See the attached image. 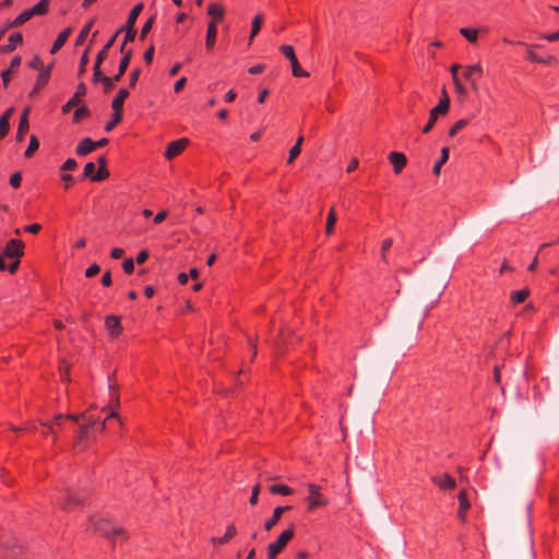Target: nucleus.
<instances>
[{"instance_id":"obj_56","label":"nucleus","mask_w":559,"mask_h":559,"mask_svg":"<svg viewBox=\"0 0 559 559\" xmlns=\"http://www.w3.org/2000/svg\"><path fill=\"white\" fill-rule=\"evenodd\" d=\"M21 180H22V176L20 173H15L11 176L10 178V185L13 187V188H19L20 185H21Z\"/></svg>"},{"instance_id":"obj_52","label":"nucleus","mask_w":559,"mask_h":559,"mask_svg":"<svg viewBox=\"0 0 559 559\" xmlns=\"http://www.w3.org/2000/svg\"><path fill=\"white\" fill-rule=\"evenodd\" d=\"M78 166L76 164V160L73 159V158H68L63 165L61 166V170L63 171H70V170H73L75 169V167Z\"/></svg>"},{"instance_id":"obj_2","label":"nucleus","mask_w":559,"mask_h":559,"mask_svg":"<svg viewBox=\"0 0 559 559\" xmlns=\"http://www.w3.org/2000/svg\"><path fill=\"white\" fill-rule=\"evenodd\" d=\"M143 7L144 5L142 2L135 4L133 7V9L130 11L124 25L116 32V33H118V35L122 32L126 33L124 40L121 44L120 49H119L120 52L123 53V56H126V52L129 51L126 49V45H128V43L133 41L136 36V29L134 28V24L139 17L140 13L142 12Z\"/></svg>"},{"instance_id":"obj_47","label":"nucleus","mask_w":559,"mask_h":559,"mask_svg":"<svg viewBox=\"0 0 559 559\" xmlns=\"http://www.w3.org/2000/svg\"><path fill=\"white\" fill-rule=\"evenodd\" d=\"M88 115H90V110H88V108H87L86 106H82V107L78 108V109L74 111L73 120H74L75 122H79V121H80V119H81L82 117H86V116H88Z\"/></svg>"},{"instance_id":"obj_37","label":"nucleus","mask_w":559,"mask_h":559,"mask_svg":"<svg viewBox=\"0 0 559 559\" xmlns=\"http://www.w3.org/2000/svg\"><path fill=\"white\" fill-rule=\"evenodd\" d=\"M462 36H464L469 43H476L478 31L475 28L462 27L460 29Z\"/></svg>"},{"instance_id":"obj_12","label":"nucleus","mask_w":559,"mask_h":559,"mask_svg":"<svg viewBox=\"0 0 559 559\" xmlns=\"http://www.w3.org/2000/svg\"><path fill=\"white\" fill-rule=\"evenodd\" d=\"M86 93V87L84 83H80L78 85L76 92L74 95L62 106V112H69L73 107L78 106L81 102V97Z\"/></svg>"},{"instance_id":"obj_14","label":"nucleus","mask_w":559,"mask_h":559,"mask_svg":"<svg viewBox=\"0 0 559 559\" xmlns=\"http://www.w3.org/2000/svg\"><path fill=\"white\" fill-rule=\"evenodd\" d=\"M105 328L111 337H117L122 331L120 317H105Z\"/></svg>"},{"instance_id":"obj_25","label":"nucleus","mask_w":559,"mask_h":559,"mask_svg":"<svg viewBox=\"0 0 559 559\" xmlns=\"http://www.w3.org/2000/svg\"><path fill=\"white\" fill-rule=\"evenodd\" d=\"M94 150H95L94 141H92L90 138L83 139L76 146V153L79 155H86Z\"/></svg>"},{"instance_id":"obj_61","label":"nucleus","mask_w":559,"mask_h":559,"mask_svg":"<svg viewBox=\"0 0 559 559\" xmlns=\"http://www.w3.org/2000/svg\"><path fill=\"white\" fill-rule=\"evenodd\" d=\"M29 67L36 70H40L43 68L41 59L38 56L34 57L33 60L29 62Z\"/></svg>"},{"instance_id":"obj_34","label":"nucleus","mask_w":559,"mask_h":559,"mask_svg":"<svg viewBox=\"0 0 559 559\" xmlns=\"http://www.w3.org/2000/svg\"><path fill=\"white\" fill-rule=\"evenodd\" d=\"M23 36L21 33H14L9 37V44L2 48L3 51H12L15 49L17 44H21Z\"/></svg>"},{"instance_id":"obj_30","label":"nucleus","mask_w":559,"mask_h":559,"mask_svg":"<svg viewBox=\"0 0 559 559\" xmlns=\"http://www.w3.org/2000/svg\"><path fill=\"white\" fill-rule=\"evenodd\" d=\"M269 490L273 495H282V496H289L293 493V489L284 484H274L269 487Z\"/></svg>"},{"instance_id":"obj_3","label":"nucleus","mask_w":559,"mask_h":559,"mask_svg":"<svg viewBox=\"0 0 559 559\" xmlns=\"http://www.w3.org/2000/svg\"><path fill=\"white\" fill-rule=\"evenodd\" d=\"M294 525L283 531L275 542L269 544L267 559H276L277 555H280L285 549V547L294 538Z\"/></svg>"},{"instance_id":"obj_31","label":"nucleus","mask_w":559,"mask_h":559,"mask_svg":"<svg viewBox=\"0 0 559 559\" xmlns=\"http://www.w3.org/2000/svg\"><path fill=\"white\" fill-rule=\"evenodd\" d=\"M33 17L29 9L23 11L20 15L16 16L15 20H13L12 22H10V24L8 25V27H17V26H21L22 24H24L25 22H27L28 20H31Z\"/></svg>"},{"instance_id":"obj_24","label":"nucleus","mask_w":559,"mask_h":559,"mask_svg":"<svg viewBox=\"0 0 559 559\" xmlns=\"http://www.w3.org/2000/svg\"><path fill=\"white\" fill-rule=\"evenodd\" d=\"M207 14L212 16V21L215 23L223 19L224 15V7L219 3H211L207 7Z\"/></svg>"},{"instance_id":"obj_9","label":"nucleus","mask_w":559,"mask_h":559,"mask_svg":"<svg viewBox=\"0 0 559 559\" xmlns=\"http://www.w3.org/2000/svg\"><path fill=\"white\" fill-rule=\"evenodd\" d=\"M448 112V100L440 99L438 105L430 110L429 120L423 128L424 133H428L435 126L439 115H445Z\"/></svg>"},{"instance_id":"obj_10","label":"nucleus","mask_w":559,"mask_h":559,"mask_svg":"<svg viewBox=\"0 0 559 559\" xmlns=\"http://www.w3.org/2000/svg\"><path fill=\"white\" fill-rule=\"evenodd\" d=\"M66 423V417L62 414H58L53 417L52 421L50 423H41L43 426V435H52L56 436L59 430L63 429V425Z\"/></svg>"},{"instance_id":"obj_8","label":"nucleus","mask_w":559,"mask_h":559,"mask_svg":"<svg viewBox=\"0 0 559 559\" xmlns=\"http://www.w3.org/2000/svg\"><path fill=\"white\" fill-rule=\"evenodd\" d=\"M24 254V242L20 239H11L2 250V257L8 259H21Z\"/></svg>"},{"instance_id":"obj_36","label":"nucleus","mask_w":559,"mask_h":559,"mask_svg":"<svg viewBox=\"0 0 559 559\" xmlns=\"http://www.w3.org/2000/svg\"><path fill=\"white\" fill-rule=\"evenodd\" d=\"M449 159V148L448 147H443L441 150V156H440V159L433 166V174L435 175H439L440 174V170H441V166L447 163V160Z\"/></svg>"},{"instance_id":"obj_29","label":"nucleus","mask_w":559,"mask_h":559,"mask_svg":"<svg viewBox=\"0 0 559 559\" xmlns=\"http://www.w3.org/2000/svg\"><path fill=\"white\" fill-rule=\"evenodd\" d=\"M457 499H459V503H460V510H459V515L463 519L464 518V513L467 512V510L469 509V502H468V499H467V493L465 490H462L459 492V496H457Z\"/></svg>"},{"instance_id":"obj_45","label":"nucleus","mask_w":559,"mask_h":559,"mask_svg":"<svg viewBox=\"0 0 559 559\" xmlns=\"http://www.w3.org/2000/svg\"><path fill=\"white\" fill-rule=\"evenodd\" d=\"M88 61H90V59H88V48H87L83 52L81 60H80L79 75H83L85 73L86 66H87Z\"/></svg>"},{"instance_id":"obj_44","label":"nucleus","mask_w":559,"mask_h":559,"mask_svg":"<svg viewBox=\"0 0 559 559\" xmlns=\"http://www.w3.org/2000/svg\"><path fill=\"white\" fill-rule=\"evenodd\" d=\"M468 121L466 119L457 120L453 127L449 130V135L454 136L460 130H462L465 126H467Z\"/></svg>"},{"instance_id":"obj_60","label":"nucleus","mask_w":559,"mask_h":559,"mask_svg":"<svg viewBox=\"0 0 559 559\" xmlns=\"http://www.w3.org/2000/svg\"><path fill=\"white\" fill-rule=\"evenodd\" d=\"M140 73H141L140 69H135L131 72V74H130V86L131 87L135 86V84L139 80Z\"/></svg>"},{"instance_id":"obj_23","label":"nucleus","mask_w":559,"mask_h":559,"mask_svg":"<svg viewBox=\"0 0 559 559\" xmlns=\"http://www.w3.org/2000/svg\"><path fill=\"white\" fill-rule=\"evenodd\" d=\"M129 96V91L127 88H121L117 96L114 98L111 107L115 111L122 112V106L126 98Z\"/></svg>"},{"instance_id":"obj_21","label":"nucleus","mask_w":559,"mask_h":559,"mask_svg":"<svg viewBox=\"0 0 559 559\" xmlns=\"http://www.w3.org/2000/svg\"><path fill=\"white\" fill-rule=\"evenodd\" d=\"M71 32H72V29L70 27H68L58 35L57 39L55 40V43L50 49V53H56L64 45V43L68 40L69 36L71 35Z\"/></svg>"},{"instance_id":"obj_48","label":"nucleus","mask_w":559,"mask_h":559,"mask_svg":"<svg viewBox=\"0 0 559 559\" xmlns=\"http://www.w3.org/2000/svg\"><path fill=\"white\" fill-rule=\"evenodd\" d=\"M154 20H155V16H151L146 23L142 26V29H141V39H144V37L148 34V32L152 29L153 27V24H154Z\"/></svg>"},{"instance_id":"obj_38","label":"nucleus","mask_w":559,"mask_h":559,"mask_svg":"<svg viewBox=\"0 0 559 559\" xmlns=\"http://www.w3.org/2000/svg\"><path fill=\"white\" fill-rule=\"evenodd\" d=\"M336 219L337 218H336L335 212L333 209H331V211L328 215L326 225H325L326 235H331L333 233Z\"/></svg>"},{"instance_id":"obj_39","label":"nucleus","mask_w":559,"mask_h":559,"mask_svg":"<svg viewBox=\"0 0 559 559\" xmlns=\"http://www.w3.org/2000/svg\"><path fill=\"white\" fill-rule=\"evenodd\" d=\"M39 147V141L35 135H32L29 139L28 147L25 151V156L31 157Z\"/></svg>"},{"instance_id":"obj_53","label":"nucleus","mask_w":559,"mask_h":559,"mask_svg":"<svg viewBox=\"0 0 559 559\" xmlns=\"http://www.w3.org/2000/svg\"><path fill=\"white\" fill-rule=\"evenodd\" d=\"M259 492H260V485L257 484L253 488H252V492H251V497L249 499V503L251 506H255L258 503V498H259Z\"/></svg>"},{"instance_id":"obj_41","label":"nucleus","mask_w":559,"mask_h":559,"mask_svg":"<svg viewBox=\"0 0 559 559\" xmlns=\"http://www.w3.org/2000/svg\"><path fill=\"white\" fill-rule=\"evenodd\" d=\"M17 551L15 548L9 550V546L0 543V559H10L11 557L16 556Z\"/></svg>"},{"instance_id":"obj_4","label":"nucleus","mask_w":559,"mask_h":559,"mask_svg":"<svg viewBox=\"0 0 559 559\" xmlns=\"http://www.w3.org/2000/svg\"><path fill=\"white\" fill-rule=\"evenodd\" d=\"M131 57H132V50L129 49V51L126 52V56H123L122 59L120 60L117 74H115L112 78L106 76L103 80L102 84L104 86L105 93L110 92L114 87V83L119 82L121 80L122 75L124 74L126 70L129 67Z\"/></svg>"},{"instance_id":"obj_32","label":"nucleus","mask_w":559,"mask_h":559,"mask_svg":"<svg viewBox=\"0 0 559 559\" xmlns=\"http://www.w3.org/2000/svg\"><path fill=\"white\" fill-rule=\"evenodd\" d=\"M49 3L50 0H40L33 8L29 9L32 15L35 16L45 14L48 11Z\"/></svg>"},{"instance_id":"obj_18","label":"nucleus","mask_w":559,"mask_h":559,"mask_svg":"<svg viewBox=\"0 0 559 559\" xmlns=\"http://www.w3.org/2000/svg\"><path fill=\"white\" fill-rule=\"evenodd\" d=\"M389 160L393 165L395 174H400L407 163L406 156L399 152H391L389 154Z\"/></svg>"},{"instance_id":"obj_63","label":"nucleus","mask_w":559,"mask_h":559,"mask_svg":"<svg viewBox=\"0 0 559 559\" xmlns=\"http://www.w3.org/2000/svg\"><path fill=\"white\" fill-rule=\"evenodd\" d=\"M501 367L500 365H496L493 367V381L497 383V384H500V381H501V373H500V370H501Z\"/></svg>"},{"instance_id":"obj_55","label":"nucleus","mask_w":559,"mask_h":559,"mask_svg":"<svg viewBox=\"0 0 559 559\" xmlns=\"http://www.w3.org/2000/svg\"><path fill=\"white\" fill-rule=\"evenodd\" d=\"M10 130V122H5V119H0V140L3 139Z\"/></svg>"},{"instance_id":"obj_1","label":"nucleus","mask_w":559,"mask_h":559,"mask_svg":"<svg viewBox=\"0 0 559 559\" xmlns=\"http://www.w3.org/2000/svg\"><path fill=\"white\" fill-rule=\"evenodd\" d=\"M116 373L112 372L108 376V388H109V402H108V408H110V412L107 414L106 418L100 423L99 418L97 420H93L91 417L86 418V421L83 426L80 428V432L78 436V440L75 442V448L79 447V444L87 438L88 430L91 427H94L96 425H99L100 431L105 429V421L108 418H119L117 412L115 411L120 405V396H119V388L112 382Z\"/></svg>"},{"instance_id":"obj_49","label":"nucleus","mask_w":559,"mask_h":559,"mask_svg":"<svg viewBox=\"0 0 559 559\" xmlns=\"http://www.w3.org/2000/svg\"><path fill=\"white\" fill-rule=\"evenodd\" d=\"M393 241L392 239L388 238L382 241L381 245V259L386 262V251L392 247Z\"/></svg>"},{"instance_id":"obj_27","label":"nucleus","mask_w":559,"mask_h":559,"mask_svg":"<svg viewBox=\"0 0 559 559\" xmlns=\"http://www.w3.org/2000/svg\"><path fill=\"white\" fill-rule=\"evenodd\" d=\"M118 37V33H115L110 39L106 43V45L104 46V48L98 52L97 57H96V60L95 62H97L98 64H102L104 62V60L106 59L107 55H108V50L111 48V46L115 44L116 39Z\"/></svg>"},{"instance_id":"obj_43","label":"nucleus","mask_w":559,"mask_h":559,"mask_svg":"<svg viewBox=\"0 0 559 559\" xmlns=\"http://www.w3.org/2000/svg\"><path fill=\"white\" fill-rule=\"evenodd\" d=\"M94 21L92 20L91 22H88L81 31L80 35L78 36L76 38V45H82L85 40V38L87 37L91 28H92V25H93Z\"/></svg>"},{"instance_id":"obj_62","label":"nucleus","mask_w":559,"mask_h":559,"mask_svg":"<svg viewBox=\"0 0 559 559\" xmlns=\"http://www.w3.org/2000/svg\"><path fill=\"white\" fill-rule=\"evenodd\" d=\"M11 260H12V262H11L9 265H7V269L9 270V272H10L11 274H13V273H15V272H16V270L19 269V265H20V259H11Z\"/></svg>"},{"instance_id":"obj_15","label":"nucleus","mask_w":559,"mask_h":559,"mask_svg":"<svg viewBox=\"0 0 559 559\" xmlns=\"http://www.w3.org/2000/svg\"><path fill=\"white\" fill-rule=\"evenodd\" d=\"M29 111H31V107L24 108V110L21 115V118H20L19 128H17V132H16V140L20 142L24 140V136L27 133L28 128H29V123H28Z\"/></svg>"},{"instance_id":"obj_35","label":"nucleus","mask_w":559,"mask_h":559,"mask_svg":"<svg viewBox=\"0 0 559 559\" xmlns=\"http://www.w3.org/2000/svg\"><path fill=\"white\" fill-rule=\"evenodd\" d=\"M528 294H530V290L527 288H523L521 290H515V292L511 293L510 299L513 304H521L526 299Z\"/></svg>"},{"instance_id":"obj_51","label":"nucleus","mask_w":559,"mask_h":559,"mask_svg":"<svg viewBox=\"0 0 559 559\" xmlns=\"http://www.w3.org/2000/svg\"><path fill=\"white\" fill-rule=\"evenodd\" d=\"M453 82H454V86H455L456 93L460 96L464 97L466 95L467 91L464 87V85L459 81L457 75H454V81Z\"/></svg>"},{"instance_id":"obj_58","label":"nucleus","mask_w":559,"mask_h":559,"mask_svg":"<svg viewBox=\"0 0 559 559\" xmlns=\"http://www.w3.org/2000/svg\"><path fill=\"white\" fill-rule=\"evenodd\" d=\"M99 266L97 264H92L86 271H85V276L86 277H93L95 276L96 274H98L99 272Z\"/></svg>"},{"instance_id":"obj_17","label":"nucleus","mask_w":559,"mask_h":559,"mask_svg":"<svg viewBox=\"0 0 559 559\" xmlns=\"http://www.w3.org/2000/svg\"><path fill=\"white\" fill-rule=\"evenodd\" d=\"M290 509H292L290 506L276 507L273 511L272 516L270 519H267L264 523L265 531H271L273 528V526H275L278 523L283 513Z\"/></svg>"},{"instance_id":"obj_59","label":"nucleus","mask_w":559,"mask_h":559,"mask_svg":"<svg viewBox=\"0 0 559 559\" xmlns=\"http://www.w3.org/2000/svg\"><path fill=\"white\" fill-rule=\"evenodd\" d=\"M144 60L146 63H151L154 57V46L151 45L144 52Z\"/></svg>"},{"instance_id":"obj_46","label":"nucleus","mask_w":559,"mask_h":559,"mask_svg":"<svg viewBox=\"0 0 559 559\" xmlns=\"http://www.w3.org/2000/svg\"><path fill=\"white\" fill-rule=\"evenodd\" d=\"M100 66L102 64H98L97 62L94 63V68H93V71H94V75H93V81L95 83L97 82H103V80L106 78V75L103 74L102 70H100Z\"/></svg>"},{"instance_id":"obj_6","label":"nucleus","mask_w":559,"mask_h":559,"mask_svg":"<svg viewBox=\"0 0 559 559\" xmlns=\"http://www.w3.org/2000/svg\"><path fill=\"white\" fill-rule=\"evenodd\" d=\"M309 496L307 498L308 501V510L313 511L318 508L325 507L329 501L325 499L321 492L320 487L313 484H308Z\"/></svg>"},{"instance_id":"obj_16","label":"nucleus","mask_w":559,"mask_h":559,"mask_svg":"<svg viewBox=\"0 0 559 559\" xmlns=\"http://www.w3.org/2000/svg\"><path fill=\"white\" fill-rule=\"evenodd\" d=\"M237 535V527L234 524H229L226 527V532L222 537H212L210 539L213 546L224 545L229 543Z\"/></svg>"},{"instance_id":"obj_57","label":"nucleus","mask_w":559,"mask_h":559,"mask_svg":"<svg viewBox=\"0 0 559 559\" xmlns=\"http://www.w3.org/2000/svg\"><path fill=\"white\" fill-rule=\"evenodd\" d=\"M123 271L128 274L132 273L134 270V262L132 259H127L122 263Z\"/></svg>"},{"instance_id":"obj_40","label":"nucleus","mask_w":559,"mask_h":559,"mask_svg":"<svg viewBox=\"0 0 559 559\" xmlns=\"http://www.w3.org/2000/svg\"><path fill=\"white\" fill-rule=\"evenodd\" d=\"M474 74L481 75L483 68L479 64L468 66L465 69L464 76L465 79H474Z\"/></svg>"},{"instance_id":"obj_7","label":"nucleus","mask_w":559,"mask_h":559,"mask_svg":"<svg viewBox=\"0 0 559 559\" xmlns=\"http://www.w3.org/2000/svg\"><path fill=\"white\" fill-rule=\"evenodd\" d=\"M280 50L290 61L292 72H293L294 76H302V78L309 76V73L300 68L299 62L296 58V55H295L292 46L283 45L280 47Z\"/></svg>"},{"instance_id":"obj_50","label":"nucleus","mask_w":559,"mask_h":559,"mask_svg":"<svg viewBox=\"0 0 559 559\" xmlns=\"http://www.w3.org/2000/svg\"><path fill=\"white\" fill-rule=\"evenodd\" d=\"M94 171H95V164H94V163H92V162H90V163H87V164L84 166V173H83V175H84V177H86V178H91V179L93 180V176H95Z\"/></svg>"},{"instance_id":"obj_26","label":"nucleus","mask_w":559,"mask_h":559,"mask_svg":"<svg viewBox=\"0 0 559 559\" xmlns=\"http://www.w3.org/2000/svg\"><path fill=\"white\" fill-rule=\"evenodd\" d=\"M97 162L99 164V168H98L97 173L95 174V176H93V181H102L109 176V171L106 168L105 157L104 156L98 157Z\"/></svg>"},{"instance_id":"obj_42","label":"nucleus","mask_w":559,"mask_h":559,"mask_svg":"<svg viewBox=\"0 0 559 559\" xmlns=\"http://www.w3.org/2000/svg\"><path fill=\"white\" fill-rule=\"evenodd\" d=\"M122 119V112L115 111L112 114V119L105 126V131L110 132Z\"/></svg>"},{"instance_id":"obj_22","label":"nucleus","mask_w":559,"mask_h":559,"mask_svg":"<svg viewBox=\"0 0 559 559\" xmlns=\"http://www.w3.org/2000/svg\"><path fill=\"white\" fill-rule=\"evenodd\" d=\"M21 64V57L16 56L12 59L11 61V64H10V69L8 70H4L2 73H1V78H2V82H3V85L7 87L9 82H10V79H11V73H13V71L15 69H17Z\"/></svg>"},{"instance_id":"obj_19","label":"nucleus","mask_w":559,"mask_h":559,"mask_svg":"<svg viewBox=\"0 0 559 559\" xmlns=\"http://www.w3.org/2000/svg\"><path fill=\"white\" fill-rule=\"evenodd\" d=\"M50 70H51V66L39 73L37 83H36L35 87L29 93L31 97H34L39 92L40 87L49 81Z\"/></svg>"},{"instance_id":"obj_13","label":"nucleus","mask_w":559,"mask_h":559,"mask_svg":"<svg viewBox=\"0 0 559 559\" xmlns=\"http://www.w3.org/2000/svg\"><path fill=\"white\" fill-rule=\"evenodd\" d=\"M188 139H180L174 142H170L167 146V150L165 152V157L167 159H173L176 156H178L187 146Z\"/></svg>"},{"instance_id":"obj_20","label":"nucleus","mask_w":559,"mask_h":559,"mask_svg":"<svg viewBox=\"0 0 559 559\" xmlns=\"http://www.w3.org/2000/svg\"><path fill=\"white\" fill-rule=\"evenodd\" d=\"M216 33H217L216 23H215V21H211L207 25L206 41H205V46L209 50H211L215 45Z\"/></svg>"},{"instance_id":"obj_11","label":"nucleus","mask_w":559,"mask_h":559,"mask_svg":"<svg viewBox=\"0 0 559 559\" xmlns=\"http://www.w3.org/2000/svg\"><path fill=\"white\" fill-rule=\"evenodd\" d=\"M431 481L437 485L441 490H452L456 487L455 479L448 473L433 476Z\"/></svg>"},{"instance_id":"obj_64","label":"nucleus","mask_w":559,"mask_h":559,"mask_svg":"<svg viewBox=\"0 0 559 559\" xmlns=\"http://www.w3.org/2000/svg\"><path fill=\"white\" fill-rule=\"evenodd\" d=\"M527 58L531 60V61H534V62H546V60L544 58H540L538 57L534 51H532L531 49H528L527 51Z\"/></svg>"},{"instance_id":"obj_28","label":"nucleus","mask_w":559,"mask_h":559,"mask_svg":"<svg viewBox=\"0 0 559 559\" xmlns=\"http://www.w3.org/2000/svg\"><path fill=\"white\" fill-rule=\"evenodd\" d=\"M82 503V500L76 498L72 493H68L66 500L61 503V508L66 511H70Z\"/></svg>"},{"instance_id":"obj_33","label":"nucleus","mask_w":559,"mask_h":559,"mask_svg":"<svg viewBox=\"0 0 559 559\" xmlns=\"http://www.w3.org/2000/svg\"><path fill=\"white\" fill-rule=\"evenodd\" d=\"M262 24H263V15L257 14L253 17L252 23H251V33H250V37H249L250 41H252L254 36L260 32Z\"/></svg>"},{"instance_id":"obj_54","label":"nucleus","mask_w":559,"mask_h":559,"mask_svg":"<svg viewBox=\"0 0 559 559\" xmlns=\"http://www.w3.org/2000/svg\"><path fill=\"white\" fill-rule=\"evenodd\" d=\"M300 152H301V147H299L298 145H294L289 151V156H288L287 163L292 164L295 160V158L300 154Z\"/></svg>"},{"instance_id":"obj_5","label":"nucleus","mask_w":559,"mask_h":559,"mask_svg":"<svg viewBox=\"0 0 559 559\" xmlns=\"http://www.w3.org/2000/svg\"><path fill=\"white\" fill-rule=\"evenodd\" d=\"M94 530L107 538L124 535L122 527L112 525L109 520L99 519L94 523Z\"/></svg>"}]
</instances>
